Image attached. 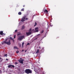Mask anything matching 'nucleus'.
Instances as JSON below:
<instances>
[{
    "mask_svg": "<svg viewBox=\"0 0 74 74\" xmlns=\"http://www.w3.org/2000/svg\"><path fill=\"white\" fill-rule=\"evenodd\" d=\"M11 41L8 38H7L5 39V41H4L2 43V44L3 45L4 44H7V45H11Z\"/></svg>",
    "mask_w": 74,
    "mask_h": 74,
    "instance_id": "nucleus-1",
    "label": "nucleus"
},
{
    "mask_svg": "<svg viewBox=\"0 0 74 74\" xmlns=\"http://www.w3.org/2000/svg\"><path fill=\"white\" fill-rule=\"evenodd\" d=\"M25 72L27 74H29L30 73H32V71L30 70V69H26L25 70Z\"/></svg>",
    "mask_w": 74,
    "mask_h": 74,
    "instance_id": "nucleus-2",
    "label": "nucleus"
},
{
    "mask_svg": "<svg viewBox=\"0 0 74 74\" xmlns=\"http://www.w3.org/2000/svg\"><path fill=\"white\" fill-rule=\"evenodd\" d=\"M25 20H28V18H26V16H25L24 17H23V18H21V22H24L25 21Z\"/></svg>",
    "mask_w": 74,
    "mask_h": 74,
    "instance_id": "nucleus-3",
    "label": "nucleus"
},
{
    "mask_svg": "<svg viewBox=\"0 0 74 74\" xmlns=\"http://www.w3.org/2000/svg\"><path fill=\"white\" fill-rule=\"evenodd\" d=\"M25 37L24 36H20V37H19L18 38V40H19V41H20V40H22L23 38H24Z\"/></svg>",
    "mask_w": 74,
    "mask_h": 74,
    "instance_id": "nucleus-4",
    "label": "nucleus"
},
{
    "mask_svg": "<svg viewBox=\"0 0 74 74\" xmlns=\"http://www.w3.org/2000/svg\"><path fill=\"white\" fill-rule=\"evenodd\" d=\"M8 68H12V67H13V68H14L15 67L14 65H9L8 66Z\"/></svg>",
    "mask_w": 74,
    "mask_h": 74,
    "instance_id": "nucleus-5",
    "label": "nucleus"
},
{
    "mask_svg": "<svg viewBox=\"0 0 74 74\" xmlns=\"http://www.w3.org/2000/svg\"><path fill=\"white\" fill-rule=\"evenodd\" d=\"M32 33V32L30 31H29V32L26 33V35L27 36L30 35V34H31Z\"/></svg>",
    "mask_w": 74,
    "mask_h": 74,
    "instance_id": "nucleus-6",
    "label": "nucleus"
},
{
    "mask_svg": "<svg viewBox=\"0 0 74 74\" xmlns=\"http://www.w3.org/2000/svg\"><path fill=\"white\" fill-rule=\"evenodd\" d=\"M24 60H23V59H22L21 60H18V62L20 63H21V64H23V61Z\"/></svg>",
    "mask_w": 74,
    "mask_h": 74,
    "instance_id": "nucleus-7",
    "label": "nucleus"
},
{
    "mask_svg": "<svg viewBox=\"0 0 74 74\" xmlns=\"http://www.w3.org/2000/svg\"><path fill=\"white\" fill-rule=\"evenodd\" d=\"M10 40H12L13 42H14V38H12L10 37Z\"/></svg>",
    "mask_w": 74,
    "mask_h": 74,
    "instance_id": "nucleus-8",
    "label": "nucleus"
},
{
    "mask_svg": "<svg viewBox=\"0 0 74 74\" xmlns=\"http://www.w3.org/2000/svg\"><path fill=\"white\" fill-rule=\"evenodd\" d=\"M44 12H46V13H48V10L46 9L45 10Z\"/></svg>",
    "mask_w": 74,
    "mask_h": 74,
    "instance_id": "nucleus-9",
    "label": "nucleus"
},
{
    "mask_svg": "<svg viewBox=\"0 0 74 74\" xmlns=\"http://www.w3.org/2000/svg\"><path fill=\"white\" fill-rule=\"evenodd\" d=\"M44 48H42L41 50V52H44Z\"/></svg>",
    "mask_w": 74,
    "mask_h": 74,
    "instance_id": "nucleus-10",
    "label": "nucleus"
},
{
    "mask_svg": "<svg viewBox=\"0 0 74 74\" xmlns=\"http://www.w3.org/2000/svg\"><path fill=\"white\" fill-rule=\"evenodd\" d=\"M3 31H0V34L3 35Z\"/></svg>",
    "mask_w": 74,
    "mask_h": 74,
    "instance_id": "nucleus-11",
    "label": "nucleus"
},
{
    "mask_svg": "<svg viewBox=\"0 0 74 74\" xmlns=\"http://www.w3.org/2000/svg\"><path fill=\"white\" fill-rule=\"evenodd\" d=\"M36 53H39V49H38Z\"/></svg>",
    "mask_w": 74,
    "mask_h": 74,
    "instance_id": "nucleus-12",
    "label": "nucleus"
},
{
    "mask_svg": "<svg viewBox=\"0 0 74 74\" xmlns=\"http://www.w3.org/2000/svg\"><path fill=\"white\" fill-rule=\"evenodd\" d=\"M2 61L3 60H2V58L0 57V62H2Z\"/></svg>",
    "mask_w": 74,
    "mask_h": 74,
    "instance_id": "nucleus-13",
    "label": "nucleus"
},
{
    "mask_svg": "<svg viewBox=\"0 0 74 74\" xmlns=\"http://www.w3.org/2000/svg\"><path fill=\"white\" fill-rule=\"evenodd\" d=\"M38 27H36L35 28V30H38Z\"/></svg>",
    "mask_w": 74,
    "mask_h": 74,
    "instance_id": "nucleus-14",
    "label": "nucleus"
},
{
    "mask_svg": "<svg viewBox=\"0 0 74 74\" xmlns=\"http://www.w3.org/2000/svg\"><path fill=\"white\" fill-rule=\"evenodd\" d=\"M18 15H21L22 14V13H21V12H19L18 13Z\"/></svg>",
    "mask_w": 74,
    "mask_h": 74,
    "instance_id": "nucleus-15",
    "label": "nucleus"
},
{
    "mask_svg": "<svg viewBox=\"0 0 74 74\" xmlns=\"http://www.w3.org/2000/svg\"><path fill=\"white\" fill-rule=\"evenodd\" d=\"M25 44V43L24 42H23L22 43V47H23V45H24V44Z\"/></svg>",
    "mask_w": 74,
    "mask_h": 74,
    "instance_id": "nucleus-16",
    "label": "nucleus"
},
{
    "mask_svg": "<svg viewBox=\"0 0 74 74\" xmlns=\"http://www.w3.org/2000/svg\"><path fill=\"white\" fill-rule=\"evenodd\" d=\"M5 56L6 57H7V54H6L4 55V57Z\"/></svg>",
    "mask_w": 74,
    "mask_h": 74,
    "instance_id": "nucleus-17",
    "label": "nucleus"
},
{
    "mask_svg": "<svg viewBox=\"0 0 74 74\" xmlns=\"http://www.w3.org/2000/svg\"><path fill=\"white\" fill-rule=\"evenodd\" d=\"M25 10V9H24V8H23L21 10V11H24V10Z\"/></svg>",
    "mask_w": 74,
    "mask_h": 74,
    "instance_id": "nucleus-18",
    "label": "nucleus"
},
{
    "mask_svg": "<svg viewBox=\"0 0 74 74\" xmlns=\"http://www.w3.org/2000/svg\"><path fill=\"white\" fill-rule=\"evenodd\" d=\"M14 48L15 49H18V47H14Z\"/></svg>",
    "mask_w": 74,
    "mask_h": 74,
    "instance_id": "nucleus-19",
    "label": "nucleus"
},
{
    "mask_svg": "<svg viewBox=\"0 0 74 74\" xmlns=\"http://www.w3.org/2000/svg\"><path fill=\"white\" fill-rule=\"evenodd\" d=\"M37 23H36V22L35 23V25H34V26L35 27L36 26V25H37Z\"/></svg>",
    "mask_w": 74,
    "mask_h": 74,
    "instance_id": "nucleus-20",
    "label": "nucleus"
},
{
    "mask_svg": "<svg viewBox=\"0 0 74 74\" xmlns=\"http://www.w3.org/2000/svg\"><path fill=\"white\" fill-rule=\"evenodd\" d=\"M44 32V30H42V31L41 32V33H43Z\"/></svg>",
    "mask_w": 74,
    "mask_h": 74,
    "instance_id": "nucleus-21",
    "label": "nucleus"
},
{
    "mask_svg": "<svg viewBox=\"0 0 74 74\" xmlns=\"http://www.w3.org/2000/svg\"><path fill=\"white\" fill-rule=\"evenodd\" d=\"M18 45L20 47H21V44H19Z\"/></svg>",
    "mask_w": 74,
    "mask_h": 74,
    "instance_id": "nucleus-22",
    "label": "nucleus"
},
{
    "mask_svg": "<svg viewBox=\"0 0 74 74\" xmlns=\"http://www.w3.org/2000/svg\"><path fill=\"white\" fill-rule=\"evenodd\" d=\"M24 28H25V26H23V27H22V29H24Z\"/></svg>",
    "mask_w": 74,
    "mask_h": 74,
    "instance_id": "nucleus-23",
    "label": "nucleus"
},
{
    "mask_svg": "<svg viewBox=\"0 0 74 74\" xmlns=\"http://www.w3.org/2000/svg\"><path fill=\"white\" fill-rule=\"evenodd\" d=\"M35 32H38V30H37L35 31Z\"/></svg>",
    "mask_w": 74,
    "mask_h": 74,
    "instance_id": "nucleus-24",
    "label": "nucleus"
},
{
    "mask_svg": "<svg viewBox=\"0 0 74 74\" xmlns=\"http://www.w3.org/2000/svg\"><path fill=\"white\" fill-rule=\"evenodd\" d=\"M19 35H21V33L18 34H17V36H19Z\"/></svg>",
    "mask_w": 74,
    "mask_h": 74,
    "instance_id": "nucleus-25",
    "label": "nucleus"
},
{
    "mask_svg": "<svg viewBox=\"0 0 74 74\" xmlns=\"http://www.w3.org/2000/svg\"><path fill=\"white\" fill-rule=\"evenodd\" d=\"M32 31V28H30V29H29V32H30L31 31Z\"/></svg>",
    "mask_w": 74,
    "mask_h": 74,
    "instance_id": "nucleus-26",
    "label": "nucleus"
},
{
    "mask_svg": "<svg viewBox=\"0 0 74 74\" xmlns=\"http://www.w3.org/2000/svg\"><path fill=\"white\" fill-rule=\"evenodd\" d=\"M18 52H19V51H16V53H18Z\"/></svg>",
    "mask_w": 74,
    "mask_h": 74,
    "instance_id": "nucleus-27",
    "label": "nucleus"
},
{
    "mask_svg": "<svg viewBox=\"0 0 74 74\" xmlns=\"http://www.w3.org/2000/svg\"><path fill=\"white\" fill-rule=\"evenodd\" d=\"M15 64H18V62H15Z\"/></svg>",
    "mask_w": 74,
    "mask_h": 74,
    "instance_id": "nucleus-28",
    "label": "nucleus"
},
{
    "mask_svg": "<svg viewBox=\"0 0 74 74\" xmlns=\"http://www.w3.org/2000/svg\"><path fill=\"white\" fill-rule=\"evenodd\" d=\"M17 30H16L15 31V32H17Z\"/></svg>",
    "mask_w": 74,
    "mask_h": 74,
    "instance_id": "nucleus-29",
    "label": "nucleus"
},
{
    "mask_svg": "<svg viewBox=\"0 0 74 74\" xmlns=\"http://www.w3.org/2000/svg\"><path fill=\"white\" fill-rule=\"evenodd\" d=\"M15 37H16L15 35H14V38H15Z\"/></svg>",
    "mask_w": 74,
    "mask_h": 74,
    "instance_id": "nucleus-30",
    "label": "nucleus"
},
{
    "mask_svg": "<svg viewBox=\"0 0 74 74\" xmlns=\"http://www.w3.org/2000/svg\"><path fill=\"white\" fill-rule=\"evenodd\" d=\"M27 45H29V43H27Z\"/></svg>",
    "mask_w": 74,
    "mask_h": 74,
    "instance_id": "nucleus-31",
    "label": "nucleus"
},
{
    "mask_svg": "<svg viewBox=\"0 0 74 74\" xmlns=\"http://www.w3.org/2000/svg\"><path fill=\"white\" fill-rule=\"evenodd\" d=\"M34 40H37V38L34 39Z\"/></svg>",
    "mask_w": 74,
    "mask_h": 74,
    "instance_id": "nucleus-32",
    "label": "nucleus"
},
{
    "mask_svg": "<svg viewBox=\"0 0 74 74\" xmlns=\"http://www.w3.org/2000/svg\"><path fill=\"white\" fill-rule=\"evenodd\" d=\"M25 7V5H23V7Z\"/></svg>",
    "mask_w": 74,
    "mask_h": 74,
    "instance_id": "nucleus-33",
    "label": "nucleus"
},
{
    "mask_svg": "<svg viewBox=\"0 0 74 74\" xmlns=\"http://www.w3.org/2000/svg\"><path fill=\"white\" fill-rule=\"evenodd\" d=\"M23 51H24V50H22V52H23Z\"/></svg>",
    "mask_w": 74,
    "mask_h": 74,
    "instance_id": "nucleus-34",
    "label": "nucleus"
},
{
    "mask_svg": "<svg viewBox=\"0 0 74 74\" xmlns=\"http://www.w3.org/2000/svg\"><path fill=\"white\" fill-rule=\"evenodd\" d=\"M8 60V59H6V60Z\"/></svg>",
    "mask_w": 74,
    "mask_h": 74,
    "instance_id": "nucleus-35",
    "label": "nucleus"
},
{
    "mask_svg": "<svg viewBox=\"0 0 74 74\" xmlns=\"http://www.w3.org/2000/svg\"><path fill=\"white\" fill-rule=\"evenodd\" d=\"M39 35H40V34H38V35H37V36H39Z\"/></svg>",
    "mask_w": 74,
    "mask_h": 74,
    "instance_id": "nucleus-36",
    "label": "nucleus"
},
{
    "mask_svg": "<svg viewBox=\"0 0 74 74\" xmlns=\"http://www.w3.org/2000/svg\"><path fill=\"white\" fill-rule=\"evenodd\" d=\"M39 48H40V49H41V47H39Z\"/></svg>",
    "mask_w": 74,
    "mask_h": 74,
    "instance_id": "nucleus-37",
    "label": "nucleus"
},
{
    "mask_svg": "<svg viewBox=\"0 0 74 74\" xmlns=\"http://www.w3.org/2000/svg\"><path fill=\"white\" fill-rule=\"evenodd\" d=\"M33 30H34V29L32 30V31H33Z\"/></svg>",
    "mask_w": 74,
    "mask_h": 74,
    "instance_id": "nucleus-38",
    "label": "nucleus"
},
{
    "mask_svg": "<svg viewBox=\"0 0 74 74\" xmlns=\"http://www.w3.org/2000/svg\"><path fill=\"white\" fill-rule=\"evenodd\" d=\"M26 52V51H25V52Z\"/></svg>",
    "mask_w": 74,
    "mask_h": 74,
    "instance_id": "nucleus-39",
    "label": "nucleus"
}]
</instances>
